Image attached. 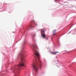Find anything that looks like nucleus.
<instances>
[{
    "mask_svg": "<svg viewBox=\"0 0 76 76\" xmlns=\"http://www.w3.org/2000/svg\"><path fill=\"white\" fill-rule=\"evenodd\" d=\"M30 28H33V26H30Z\"/></svg>",
    "mask_w": 76,
    "mask_h": 76,
    "instance_id": "7",
    "label": "nucleus"
},
{
    "mask_svg": "<svg viewBox=\"0 0 76 76\" xmlns=\"http://www.w3.org/2000/svg\"><path fill=\"white\" fill-rule=\"evenodd\" d=\"M34 37H35V35H34Z\"/></svg>",
    "mask_w": 76,
    "mask_h": 76,
    "instance_id": "10",
    "label": "nucleus"
},
{
    "mask_svg": "<svg viewBox=\"0 0 76 76\" xmlns=\"http://www.w3.org/2000/svg\"><path fill=\"white\" fill-rule=\"evenodd\" d=\"M45 31H46V29L45 28H44L42 29H41V31L42 37L44 38H46V35H45V33H44V32H45Z\"/></svg>",
    "mask_w": 76,
    "mask_h": 76,
    "instance_id": "2",
    "label": "nucleus"
},
{
    "mask_svg": "<svg viewBox=\"0 0 76 76\" xmlns=\"http://www.w3.org/2000/svg\"><path fill=\"white\" fill-rule=\"evenodd\" d=\"M56 30L55 29V30H54L53 31V36H54V35H56Z\"/></svg>",
    "mask_w": 76,
    "mask_h": 76,
    "instance_id": "5",
    "label": "nucleus"
},
{
    "mask_svg": "<svg viewBox=\"0 0 76 76\" xmlns=\"http://www.w3.org/2000/svg\"><path fill=\"white\" fill-rule=\"evenodd\" d=\"M33 69L35 70L36 73H38V68L37 67L36 64H34L33 65Z\"/></svg>",
    "mask_w": 76,
    "mask_h": 76,
    "instance_id": "4",
    "label": "nucleus"
},
{
    "mask_svg": "<svg viewBox=\"0 0 76 76\" xmlns=\"http://www.w3.org/2000/svg\"><path fill=\"white\" fill-rule=\"evenodd\" d=\"M36 26H37V24H36Z\"/></svg>",
    "mask_w": 76,
    "mask_h": 76,
    "instance_id": "9",
    "label": "nucleus"
},
{
    "mask_svg": "<svg viewBox=\"0 0 76 76\" xmlns=\"http://www.w3.org/2000/svg\"><path fill=\"white\" fill-rule=\"evenodd\" d=\"M22 62L21 63L19 64L17 66L18 67H20V66H23L24 65V63L25 62V60L23 59V57L21 58Z\"/></svg>",
    "mask_w": 76,
    "mask_h": 76,
    "instance_id": "3",
    "label": "nucleus"
},
{
    "mask_svg": "<svg viewBox=\"0 0 76 76\" xmlns=\"http://www.w3.org/2000/svg\"><path fill=\"white\" fill-rule=\"evenodd\" d=\"M33 47L34 48V57H37L38 58L39 61V63H40V64H39V66H40V69H41L42 64H41V61H40L39 60V58H40V55H39V52L38 51H37V50H38V46L37 45L34 46Z\"/></svg>",
    "mask_w": 76,
    "mask_h": 76,
    "instance_id": "1",
    "label": "nucleus"
},
{
    "mask_svg": "<svg viewBox=\"0 0 76 76\" xmlns=\"http://www.w3.org/2000/svg\"><path fill=\"white\" fill-rule=\"evenodd\" d=\"M58 53V52H56L54 53L52 52V54H56L57 53Z\"/></svg>",
    "mask_w": 76,
    "mask_h": 76,
    "instance_id": "6",
    "label": "nucleus"
},
{
    "mask_svg": "<svg viewBox=\"0 0 76 76\" xmlns=\"http://www.w3.org/2000/svg\"><path fill=\"white\" fill-rule=\"evenodd\" d=\"M36 62H37V59H36Z\"/></svg>",
    "mask_w": 76,
    "mask_h": 76,
    "instance_id": "8",
    "label": "nucleus"
}]
</instances>
